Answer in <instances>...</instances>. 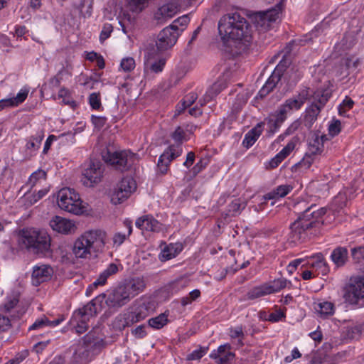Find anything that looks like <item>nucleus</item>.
Returning <instances> with one entry per match:
<instances>
[{
    "instance_id": "obj_9",
    "label": "nucleus",
    "mask_w": 364,
    "mask_h": 364,
    "mask_svg": "<svg viewBox=\"0 0 364 364\" xmlns=\"http://www.w3.org/2000/svg\"><path fill=\"white\" fill-rule=\"evenodd\" d=\"M318 152V134L314 132L309 142V149L305 156L299 163L296 164L293 167V171H301L309 168L317 158Z\"/></svg>"
},
{
    "instance_id": "obj_13",
    "label": "nucleus",
    "mask_w": 364,
    "mask_h": 364,
    "mask_svg": "<svg viewBox=\"0 0 364 364\" xmlns=\"http://www.w3.org/2000/svg\"><path fill=\"white\" fill-rule=\"evenodd\" d=\"M177 31L173 30V26H167L160 31L158 35L156 46L159 51L166 50L173 47L178 38Z\"/></svg>"
},
{
    "instance_id": "obj_42",
    "label": "nucleus",
    "mask_w": 364,
    "mask_h": 364,
    "mask_svg": "<svg viewBox=\"0 0 364 364\" xmlns=\"http://www.w3.org/2000/svg\"><path fill=\"white\" fill-rule=\"evenodd\" d=\"M190 22V18L188 15H183L181 17H178L176 20L173 21V23L170 25V26L173 27V30L178 33L180 36L181 33L184 31L187 25Z\"/></svg>"
},
{
    "instance_id": "obj_55",
    "label": "nucleus",
    "mask_w": 364,
    "mask_h": 364,
    "mask_svg": "<svg viewBox=\"0 0 364 364\" xmlns=\"http://www.w3.org/2000/svg\"><path fill=\"white\" fill-rule=\"evenodd\" d=\"M113 31V26L112 24L106 23L103 25L102 31L100 34V41L101 43H104L107 38L111 36Z\"/></svg>"
},
{
    "instance_id": "obj_22",
    "label": "nucleus",
    "mask_w": 364,
    "mask_h": 364,
    "mask_svg": "<svg viewBox=\"0 0 364 364\" xmlns=\"http://www.w3.org/2000/svg\"><path fill=\"white\" fill-rule=\"evenodd\" d=\"M210 358L215 359L218 364H230L235 358V354L231 352L230 344L225 343L220 346L216 350H213Z\"/></svg>"
},
{
    "instance_id": "obj_1",
    "label": "nucleus",
    "mask_w": 364,
    "mask_h": 364,
    "mask_svg": "<svg viewBox=\"0 0 364 364\" xmlns=\"http://www.w3.org/2000/svg\"><path fill=\"white\" fill-rule=\"evenodd\" d=\"M218 32L223 46L235 48L226 50L232 56L242 54L252 41V27L247 19L238 13L223 15L218 21Z\"/></svg>"
},
{
    "instance_id": "obj_20",
    "label": "nucleus",
    "mask_w": 364,
    "mask_h": 364,
    "mask_svg": "<svg viewBox=\"0 0 364 364\" xmlns=\"http://www.w3.org/2000/svg\"><path fill=\"white\" fill-rule=\"evenodd\" d=\"M297 219L301 220L309 230L316 228L318 224V205L311 204L299 215Z\"/></svg>"
},
{
    "instance_id": "obj_63",
    "label": "nucleus",
    "mask_w": 364,
    "mask_h": 364,
    "mask_svg": "<svg viewBox=\"0 0 364 364\" xmlns=\"http://www.w3.org/2000/svg\"><path fill=\"white\" fill-rule=\"evenodd\" d=\"M284 317V313L281 309H277L274 312L269 314L268 317L265 318V320L271 322H277Z\"/></svg>"
},
{
    "instance_id": "obj_11",
    "label": "nucleus",
    "mask_w": 364,
    "mask_h": 364,
    "mask_svg": "<svg viewBox=\"0 0 364 364\" xmlns=\"http://www.w3.org/2000/svg\"><path fill=\"white\" fill-rule=\"evenodd\" d=\"M104 167L99 161H91L82 172V182L87 187L100 183L102 178Z\"/></svg>"
},
{
    "instance_id": "obj_25",
    "label": "nucleus",
    "mask_w": 364,
    "mask_h": 364,
    "mask_svg": "<svg viewBox=\"0 0 364 364\" xmlns=\"http://www.w3.org/2000/svg\"><path fill=\"white\" fill-rule=\"evenodd\" d=\"M27 306L21 305L19 300L17 296H14L9 299L5 304V311L10 314V316L19 318L22 316L27 311Z\"/></svg>"
},
{
    "instance_id": "obj_57",
    "label": "nucleus",
    "mask_w": 364,
    "mask_h": 364,
    "mask_svg": "<svg viewBox=\"0 0 364 364\" xmlns=\"http://www.w3.org/2000/svg\"><path fill=\"white\" fill-rule=\"evenodd\" d=\"M135 60L132 57L124 58L122 60L120 66L126 72H129L135 68Z\"/></svg>"
},
{
    "instance_id": "obj_43",
    "label": "nucleus",
    "mask_w": 364,
    "mask_h": 364,
    "mask_svg": "<svg viewBox=\"0 0 364 364\" xmlns=\"http://www.w3.org/2000/svg\"><path fill=\"white\" fill-rule=\"evenodd\" d=\"M306 97L304 95H301V93L296 98H291L287 100L284 104L287 106V108L290 111L292 109H299L304 103Z\"/></svg>"
},
{
    "instance_id": "obj_35",
    "label": "nucleus",
    "mask_w": 364,
    "mask_h": 364,
    "mask_svg": "<svg viewBox=\"0 0 364 364\" xmlns=\"http://www.w3.org/2000/svg\"><path fill=\"white\" fill-rule=\"evenodd\" d=\"M281 77L282 74L277 66L259 91H273L274 88L277 87L280 82Z\"/></svg>"
},
{
    "instance_id": "obj_46",
    "label": "nucleus",
    "mask_w": 364,
    "mask_h": 364,
    "mask_svg": "<svg viewBox=\"0 0 364 364\" xmlns=\"http://www.w3.org/2000/svg\"><path fill=\"white\" fill-rule=\"evenodd\" d=\"M178 252L176 247V245L170 244L169 245L164 247L160 254V259L161 261L169 260L175 257L178 255Z\"/></svg>"
},
{
    "instance_id": "obj_10",
    "label": "nucleus",
    "mask_w": 364,
    "mask_h": 364,
    "mask_svg": "<svg viewBox=\"0 0 364 364\" xmlns=\"http://www.w3.org/2000/svg\"><path fill=\"white\" fill-rule=\"evenodd\" d=\"M136 189V183L133 178H123L112 194L111 202L114 205L123 203Z\"/></svg>"
},
{
    "instance_id": "obj_58",
    "label": "nucleus",
    "mask_w": 364,
    "mask_h": 364,
    "mask_svg": "<svg viewBox=\"0 0 364 364\" xmlns=\"http://www.w3.org/2000/svg\"><path fill=\"white\" fill-rule=\"evenodd\" d=\"M230 336L232 338H237L238 343L242 345V339L244 338V333L242 326H236L230 329Z\"/></svg>"
},
{
    "instance_id": "obj_59",
    "label": "nucleus",
    "mask_w": 364,
    "mask_h": 364,
    "mask_svg": "<svg viewBox=\"0 0 364 364\" xmlns=\"http://www.w3.org/2000/svg\"><path fill=\"white\" fill-rule=\"evenodd\" d=\"M100 92H92L89 97V102L94 109H99L101 107V98Z\"/></svg>"
},
{
    "instance_id": "obj_3",
    "label": "nucleus",
    "mask_w": 364,
    "mask_h": 364,
    "mask_svg": "<svg viewBox=\"0 0 364 364\" xmlns=\"http://www.w3.org/2000/svg\"><path fill=\"white\" fill-rule=\"evenodd\" d=\"M145 282L139 277L132 279L119 285L106 295L104 299L109 308H119L128 303L130 299L143 291Z\"/></svg>"
},
{
    "instance_id": "obj_2",
    "label": "nucleus",
    "mask_w": 364,
    "mask_h": 364,
    "mask_svg": "<svg viewBox=\"0 0 364 364\" xmlns=\"http://www.w3.org/2000/svg\"><path fill=\"white\" fill-rule=\"evenodd\" d=\"M106 237L107 233L101 230L86 231L75 241L73 252L77 258H90L103 251Z\"/></svg>"
},
{
    "instance_id": "obj_54",
    "label": "nucleus",
    "mask_w": 364,
    "mask_h": 364,
    "mask_svg": "<svg viewBox=\"0 0 364 364\" xmlns=\"http://www.w3.org/2000/svg\"><path fill=\"white\" fill-rule=\"evenodd\" d=\"M148 0H128L130 9L134 12H140L145 7Z\"/></svg>"
},
{
    "instance_id": "obj_24",
    "label": "nucleus",
    "mask_w": 364,
    "mask_h": 364,
    "mask_svg": "<svg viewBox=\"0 0 364 364\" xmlns=\"http://www.w3.org/2000/svg\"><path fill=\"white\" fill-rule=\"evenodd\" d=\"M117 272V265L114 263L109 264L107 269H105L99 275L98 278L91 285L88 287V288L86 290L87 296H89L90 294L91 291L93 290L94 288H96L97 286L104 285L106 283L107 278L109 276L116 274Z\"/></svg>"
},
{
    "instance_id": "obj_38",
    "label": "nucleus",
    "mask_w": 364,
    "mask_h": 364,
    "mask_svg": "<svg viewBox=\"0 0 364 364\" xmlns=\"http://www.w3.org/2000/svg\"><path fill=\"white\" fill-rule=\"evenodd\" d=\"M294 149V144L289 142L281 151H279L270 161V166L275 168L286 158Z\"/></svg>"
},
{
    "instance_id": "obj_50",
    "label": "nucleus",
    "mask_w": 364,
    "mask_h": 364,
    "mask_svg": "<svg viewBox=\"0 0 364 364\" xmlns=\"http://www.w3.org/2000/svg\"><path fill=\"white\" fill-rule=\"evenodd\" d=\"M46 180V172L43 170L38 169L33 173L28 180V183L31 187L36 186L38 183H41Z\"/></svg>"
},
{
    "instance_id": "obj_41",
    "label": "nucleus",
    "mask_w": 364,
    "mask_h": 364,
    "mask_svg": "<svg viewBox=\"0 0 364 364\" xmlns=\"http://www.w3.org/2000/svg\"><path fill=\"white\" fill-rule=\"evenodd\" d=\"M318 115V106L315 105L312 106L310 109H308L306 112V115L304 118L305 125L311 128L313 124L316 121L317 117Z\"/></svg>"
},
{
    "instance_id": "obj_51",
    "label": "nucleus",
    "mask_w": 364,
    "mask_h": 364,
    "mask_svg": "<svg viewBox=\"0 0 364 364\" xmlns=\"http://www.w3.org/2000/svg\"><path fill=\"white\" fill-rule=\"evenodd\" d=\"M335 306L332 302L325 301L320 303V317L328 318L333 315Z\"/></svg>"
},
{
    "instance_id": "obj_49",
    "label": "nucleus",
    "mask_w": 364,
    "mask_h": 364,
    "mask_svg": "<svg viewBox=\"0 0 364 364\" xmlns=\"http://www.w3.org/2000/svg\"><path fill=\"white\" fill-rule=\"evenodd\" d=\"M55 100H58L60 103L70 105L73 107L76 105L75 102L70 96L69 92H57L51 96Z\"/></svg>"
},
{
    "instance_id": "obj_37",
    "label": "nucleus",
    "mask_w": 364,
    "mask_h": 364,
    "mask_svg": "<svg viewBox=\"0 0 364 364\" xmlns=\"http://www.w3.org/2000/svg\"><path fill=\"white\" fill-rule=\"evenodd\" d=\"M262 126L258 124L257 127L250 130L245 136L242 144L246 148L252 146L262 134Z\"/></svg>"
},
{
    "instance_id": "obj_15",
    "label": "nucleus",
    "mask_w": 364,
    "mask_h": 364,
    "mask_svg": "<svg viewBox=\"0 0 364 364\" xmlns=\"http://www.w3.org/2000/svg\"><path fill=\"white\" fill-rule=\"evenodd\" d=\"M182 151V146L180 144L171 145L164 151L160 156L157 164L159 171L161 174L167 173L170 163L181 156Z\"/></svg>"
},
{
    "instance_id": "obj_48",
    "label": "nucleus",
    "mask_w": 364,
    "mask_h": 364,
    "mask_svg": "<svg viewBox=\"0 0 364 364\" xmlns=\"http://www.w3.org/2000/svg\"><path fill=\"white\" fill-rule=\"evenodd\" d=\"M93 0H81L79 10L84 18L90 17L92 13Z\"/></svg>"
},
{
    "instance_id": "obj_47",
    "label": "nucleus",
    "mask_w": 364,
    "mask_h": 364,
    "mask_svg": "<svg viewBox=\"0 0 364 364\" xmlns=\"http://www.w3.org/2000/svg\"><path fill=\"white\" fill-rule=\"evenodd\" d=\"M168 322L167 315L164 313L156 317L151 318L149 320V325L155 328L160 329L164 327Z\"/></svg>"
},
{
    "instance_id": "obj_39",
    "label": "nucleus",
    "mask_w": 364,
    "mask_h": 364,
    "mask_svg": "<svg viewBox=\"0 0 364 364\" xmlns=\"http://www.w3.org/2000/svg\"><path fill=\"white\" fill-rule=\"evenodd\" d=\"M287 284H291V282L287 281L284 278H279L272 282L265 283L269 294L277 293L284 289Z\"/></svg>"
},
{
    "instance_id": "obj_17",
    "label": "nucleus",
    "mask_w": 364,
    "mask_h": 364,
    "mask_svg": "<svg viewBox=\"0 0 364 364\" xmlns=\"http://www.w3.org/2000/svg\"><path fill=\"white\" fill-rule=\"evenodd\" d=\"M178 11V5L173 1H167L160 5L154 12V20L163 24L172 18Z\"/></svg>"
},
{
    "instance_id": "obj_31",
    "label": "nucleus",
    "mask_w": 364,
    "mask_h": 364,
    "mask_svg": "<svg viewBox=\"0 0 364 364\" xmlns=\"http://www.w3.org/2000/svg\"><path fill=\"white\" fill-rule=\"evenodd\" d=\"M92 346L91 336L87 335L83 338V343L75 350V355L80 358L81 363H86L89 360L90 348Z\"/></svg>"
},
{
    "instance_id": "obj_18",
    "label": "nucleus",
    "mask_w": 364,
    "mask_h": 364,
    "mask_svg": "<svg viewBox=\"0 0 364 364\" xmlns=\"http://www.w3.org/2000/svg\"><path fill=\"white\" fill-rule=\"evenodd\" d=\"M105 297L106 294H102L96 296L83 308L75 311V318H84L89 320L90 317L97 314V311L98 310V308L97 307V305L100 306V307H102V302Z\"/></svg>"
},
{
    "instance_id": "obj_23",
    "label": "nucleus",
    "mask_w": 364,
    "mask_h": 364,
    "mask_svg": "<svg viewBox=\"0 0 364 364\" xmlns=\"http://www.w3.org/2000/svg\"><path fill=\"white\" fill-rule=\"evenodd\" d=\"M135 225L141 230L156 232H161L164 228L163 225L151 215H146L138 218Z\"/></svg>"
},
{
    "instance_id": "obj_61",
    "label": "nucleus",
    "mask_w": 364,
    "mask_h": 364,
    "mask_svg": "<svg viewBox=\"0 0 364 364\" xmlns=\"http://www.w3.org/2000/svg\"><path fill=\"white\" fill-rule=\"evenodd\" d=\"M341 130V123L340 120L333 119L328 126L329 134L334 136L338 135Z\"/></svg>"
},
{
    "instance_id": "obj_30",
    "label": "nucleus",
    "mask_w": 364,
    "mask_h": 364,
    "mask_svg": "<svg viewBox=\"0 0 364 364\" xmlns=\"http://www.w3.org/2000/svg\"><path fill=\"white\" fill-rule=\"evenodd\" d=\"M44 137L43 132H38L35 135L31 136L28 138L26 145V156H31L36 154V151L39 149L41 141Z\"/></svg>"
},
{
    "instance_id": "obj_4",
    "label": "nucleus",
    "mask_w": 364,
    "mask_h": 364,
    "mask_svg": "<svg viewBox=\"0 0 364 364\" xmlns=\"http://www.w3.org/2000/svg\"><path fill=\"white\" fill-rule=\"evenodd\" d=\"M19 245L38 255H46L50 248V238L44 230L33 228H23L18 233Z\"/></svg>"
},
{
    "instance_id": "obj_45",
    "label": "nucleus",
    "mask_w": 364,
    "mask_h": 364,
    "mask_svg": "<svg viewBox=\"0 0 364 364\" xmlns=\"http://www.w3.org/2000/svg\"><path fill=\"white\" fill-rule=\"evenodd\" d=\"M229 87L228 75L223 74L212 85L210 91H223Z\"/></svg>"
},
{
    "instance_id": "obj_28",
    "label": "nucleus",
    "mask_w": 364,
    "mask_h": 364,
    "mask_svg": "<svg viewBox=\"0 0 364 364\" xmlns=\"http://www.w3.org/2000/svg\"><path fill=\"white\" fill-rule=\"evenodd\" d=\"M126 228L125 231H117L112 236V247L117 249L129 237L132 232V222L126 220L124 222Z\"/></svg>"
},
{
    "instance_id": "obj_21",
    "label": "nucleus",
    "mask_w": 364,
    "mask_h": 364,
    "mask_svg": "<svg viewBox=\"0 0 364 364\" xmlns=\"http://www.w3.org/2000/svg\"><path fill=\"white\" fill-rule=\"evenodd\" d=\"M51 228L58 232L69 234L74 232L76 227L75 223L68 219L60 216H55L50 221Z\"/></svg>"
},
{
    "instance_id": "obj_60",
    "label": "nucleus",
    "mask_w": 364,
    "mask_h": 364,
    "mask_svg": "<svg viewBox=\"0 0 364 364\" xmlns=\"http://www.w3.org/2000/svg\"><path fill=\"white\" fill-rule=\"evenodd\" d=\"M208 164V159H200L191 170V172L193 174V176H196L200 172H201L204 168H206Z\"/></svg>"
},
{
    "instance_id": "obj_33",
    "label": "nucleus",
    "mask_w": 364,
    "mask_h": 364,
    "mask_svg": "<svg viewBox=\"0 0 364 364\" xmlns=\"http://www.w3.org/2000/svg\"><path fill=\"white\" fill-rule=\"evenodd\" d=\"M28 92H18L16 97L2 99L0 100V111L9 108L18 106L22 103L27 97Z\"/></svg>"
},
{
    "instance_id": "obj_16",
    "label": "nucleus",
    "mask_w": 364,
    "mask_h": 364,
    "mask_svg": "<svg viewBox=\"0 0 364 364\" xmlns=\"http://www.w3.org/2000/svg\"><path fill=\"white\" fill-rule=\"evenodd\" d=\"M309 229L301 220L296 219L289 226L287 242L293 245L304 242L308 237Z\"/></svg>"
},
{
    "instance_id": "obj_56",
    "label": "nucleus",
    "mask_w": 364,
    "mask_h": 364,
    "mask_svg": "<svg viewBox=\"0 0 364 364\" xmlns=\"http://www.w3.org/2000/svg\"><path fill=\"white\" fill-rule=\"evenodd\" d=\"M354 105V102L350 97H346V99L338 107V113L341 116H346L347 110L350 109Z\"/></svg>"
},
{
    "instance_id": "obj_44",
    "label": "nucleus",
    "mask_w": 364,
    "mask_h": 364,
    "mask_svg": "<svg viewBox=\"0 0 364 364\" xmlns=\"http://www.w3.org/2000/svg\"><path fill=\"white\" fill-rule=\"evenodd\" d=\"M88 320L84 318H75V314H73V317L71 318V323L74 326L75 331L77 334L80 335L85 333L88 328L87 324V321Z\"/></svg>"
},
{
    "instance_id": "obj_34",
    "label": "nucleus",
    "mask_w": 364,
    "mask_h": 364,
    "mask_svg": "<svg viewBox=\"0 0 364 364\" xmlns=\"http://www.w3.org/2000/svg\"><path fill=\"white\" fill-rule=\"evenodd\" d=\"M348 252L346 247H338L333 250L331 257L337 267L343 266L348 260Z\"/></svg>"
},
{
    "instance_id": "obj_53",
    "label": "nucleus",
    "mask_w": 364,
    "mask_h": 364,
    "mask_svg": "<svg viewBox=\"0 0 364 364\" xmlns=\"http://www.w3.org/2000/svg\"><path fill=\"white\" fill-rule=\"evenodd\" d=\"M65 75H69V73L68 71L64 68V66H63L62 68L58 72V73L50 80L49 83L52 87L54 88L59 86L63 76Z\"/></svg>"
},
{
    "instance_id": "obj_36",
    "label": "nucleus",
    "mask_w": 364,
    "mask_h": 364,
    "mask_svg": "<svg viewBox=\"0 0 364 364\" xmlns=\"http://www.w3.org/2000/svg\"><path fill=\"white\" fill-rule=\"evenodd\" d=\"M269 295L265 283L250 289L244 296V300H255Z\"/></svg>"
},
{
    "instance_id": "obj_14",
    "label": "nucleus",
    "mask_w": 364,
    "mask_h": 364,
    "mask_svg": "<svg viewBox=\"0 0 364 364\" xmlns=\"http://www.w3.org/2000/svg\"><path fill=\"white\" fill-rule=\"evenodd\" d=\"M182 151V146L180 144L171 145L164 151L160 156L157 164L159 171L161 174L167 173L170 163L181 156Z\"/></svg>"
},
{
    "instance_id": "obj_6",
    "label": "nucleus",
    "mask_w": 364,
    "mask_h": 364,
    "mask_svg": "<svg viewBox=\"0 0 364 364\" xmlns=\"http://www.w3.org/2000/svg\"><path fill=\"white\" fill-rule=\"evenodd\" d=\"M282 10V3L267 11H258L252 16V20L259 32H266L274 28Z\"/></svg>"
},
{
    "instance_id": "obj_19",
    "label": "nucleus",
    "mask_w": 364,
    "mask_h": 364,
    "mask_svg": "<svg viewBox=\"0 0 364 364\" xmlns=\"http://www.w3.org/2000/svg\"><path fill=\"white\" fill-rule=\"evenodd\" d=\"M53 274V268L48 264H37L33 267L31 282L34 286L48 282Z\"/></svg>"
},
{
    "instance_id": "obj_26",
    "label": "nucleus",
    "mask_w": 364,
    "mask_h": 364,
    "mask_svg": "<svg viewBox=\"0 0 364 364\" xmlns=\"http://www.w3.org/2000/svg\"><path fill=\"white\" fill-rule=\"evenodd\" d=\"M289 110L287 106L282 105L279 109L272 115V119H269L270 132L273 134L280 127L281 124L284 122L287 118V114Z\"/></svg>"
},
{
    "instance_id": "obj_62",
    "label": "nucleus",
    "mask_w": 364,
    "mask_h": 364,
    "mask_svg": "<svg viewBox=\"0 0 364 364\" xmlns=\"http://www.w3.org/2000/svg\"><path fill=\"white\" fill-rule=\"evenodd\" d=\"M185 134L184 130L181 127H178L171 134V137L176 142H177L176 144H180L181 146Z\"/></svg>"
},
{
    "instance_id": "obj_7",
    "label": "nucleus",
    "mask_w": 364,
    "mask_h": 364,
    "mask_svg": "<svg viewBox=\"0 0 364 364\" xmlns=\"http://www.w3.org/2000/svg\"><path fill=\"white\" fill-rule=\"evenodd\" d=\"M103 160L114 168L124 171L130 167L134 161V154L128 151H111L107 149L102 152Z\"/></svg>"
},
{
    "instance_id": "obj_40",
    "label": "nucleus",
    "mask_w": 364,
    "mask_h": 364,
    "mask_svg": "<svg viewBox=\"0 0 364 364\" xmlns=\"http://www.w3.org/2000/svg\"><path fill=\"white\" fill-rule=\"evenodd\" d=\"M246 206V203L240 198H235L228 205V211L229 215L235 216L240 213Z\"/></svg>"
},
{
    "instance_id": "obj_8",
    "label": "nucleus",
    "mask_w": 364,
    "mask_h": 364,
    "mask_svg": "<svg viewBox=\"0 0 364 364\" xmlns=\"http://www.w3.org/2000/svg\"><path fill=\"white\" fill-rule=\"evenodd\" d=\"M166 60L161 54L154 49L148 50L144 55V75L158 74L164 70Z\"/></svg>"
},
{
    "instance_id": "obj_64",
    "label": "nucleus",
    "mask_w": 364,
    "mask_h": 364,
    "mask_svg": "<svg viewBox=\"0 0 364 364\" xmlns=\"http://www.w3.org/2000/svg\"><path fill=\"white\" fill-rule=\"evenodd\" d=\"M206 353V349L200 348L193 350L191 353L188 354L187 359L189 360H198L201 358Z\"/></svg>"
},
{
    "instance_id": "obj_52",
    "label": "nucleus",
    "mask_w": 364,
    "mask_h": 364,
    "mask_svg": "<svg viewBox=\"0 0 364 364\" xmlns=\"http://www.w3.org/2000/svg\"><path fill=\"white\" fill-rule=\"evenodd\" d=\"M351 255L355 263L363 264L364 247L359 246L351 249Z\"/></svg>"
},
{
    "instance_id": "obj_27",
    "label": "nucleus",
    "mask_w": 364,
    "mask_h": 364,
    "mask_svg": "<svg viewBox=\"0 0 364 364\" xmlns=\"http://www.w3.org/2000/svg\"><path fill=\"white\" fill-rule=\"evenodd\" d=\"M348 291L355 299L364 298V277H351Z\"/></svg>"
},
{
    "instance_id": "obj_12",
    "label": "nucleus",
    "mask_w": 364,
    "mask_h": 364,
    "mask_svg": "<svg viewBox=\"0 0 364 364\" xmlns=\"http://www.w3.org/2000/svg\"><path fill=\"white\" fill-rule=\"evenodd\" d=\"M153 311V304L150 302H142L135 307L134 311L123 315L122 326L123 328L129 326L146 318Z\"/></svg>"
},
{
    "instance_id": "obj_5",
    "label": "nucleus",
    "mask_w": 364,
    "mask_h": 364,
    "mask_svg": "<svg viewBox=\"0 0 364 364\" xmlns=\"http://www.w3.org/2000/svg\"><path fill=\"white\" fill-rule=\"evenodd\" d=\"M57 201L59 208L66 212L81 215L86 211L79 194L73 188L66 187L60 189L57 195Z\"/></svg>"
},
{
    "instance_id": "obj_32",
    "label": "nucleus",
    "mask_w": 364,
    "mask_h": 364,
    "mask_svg": "<svg viewBox=\"0 0 364 364\" xmlns=\"http://www.w3.org/2000/svg\"><path fill=\"white\" fill-rule=\"evenodd\" d=\"M63 321V318H58L53 321H50L46 316L36 319L35 322L30 326L28 331L42 330L46 327H54L60 324Z\"/></svg>"
},
{
    "instance_id": "obj_29",
    "label": "nucleus",
    "mask_w": 364,
    "mask_h": 364,
    "mask_svg": "<svg viewBox=\"0 0 364 364\" xmlns=\"http://www.w3.org/2000/svg\"><path fill=\"white\" fill-rule=\"evenodd\" d=\"M293 189V186L289 184H283L277 186L272 191L264 196V201L261 203V206L266 203L268 200L277 199L285 197Z\"/></svg>"
}]
</instances>
